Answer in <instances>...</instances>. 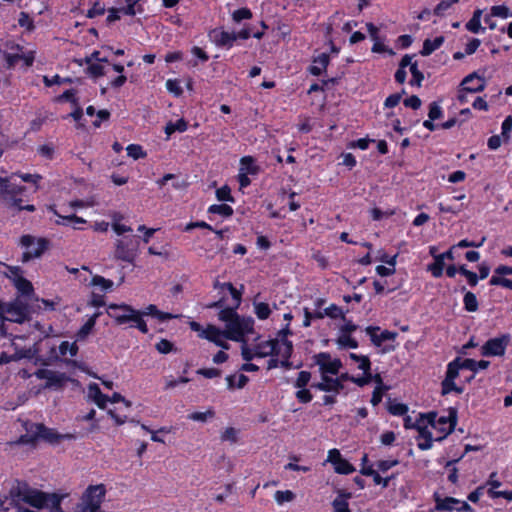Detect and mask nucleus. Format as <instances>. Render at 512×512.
<instances>
[{
    "label": "nucleus",
    "instance_id": "nucleus-37",
    "mask_svg": "<svg viewBox=\"0 0 512 512\" xmlns=\"http://www.w3.org/2000/svg\"><path fill=\"white\" fill-rule=\"evenodd\" d=\"M334 471L340 475L352 474L356 469L355 467L345 458H342L339 462L335 463Z\"/></svg>",
    "mask_w": 512,
    "mask_h": 512
},
{
    "label": "nucleus",
    "instance_id": "nucleus-16",
    "mask_svg": "<svg viewBox=\"0 0 512 512\" xmlns=\"http://www.w3.org/2000/svg\"><path fill=\"white\" fill-rule=\"evenodd\" d=\"M311 388L325 393L339 394L344 389V384H341L337 377L326 376L321 377L320 382L312 383Z\"/></svg>",
    "mask_w": 512,
    "mask_h": 512
},
{
    "label": "nucleus",
    "instance_id": "nucleus-7",
    "mask_svg": "<svg viewBox=\"0 0 512 512\" xmlns=\"http://www.w3.org/2000/svg\"><path fill=\"white\" fill-rule=\"evenodd\" d=\"M106 495L104 484L90 485L81 498V512H104L101 509Z\"/></svg>",
    "mask_w": 512,
    "mask_h": 512
},
{
    "label": "nucleus",
    "instance_id": "nucleus-22",
    "mask_svg": "<svg viewBox=\"0 0 512 512\" xmlns=\"http://www.w3.org/2000/svg\"><path fill=\"white\" fill-rule=\"evenodd\" d=\"M37 429L42 432L40 439H42L48 443H51V444L58 443L59 441L64 440V439H72L73 438V435H71V434H59L55 429L48 428L44 424H43V426H39Z\"/></svg>",
    "mask_w": 512,
    "mask_h": 512
},
{
    "label": "nucleus",
    "instance_id": "nucleus-45",
    "mask_svg": "<svg viewBox=\"0 0 512 512\" xmlns=\"http://www.w3.org/2000/svg\"><path fill=\"white\" fill-rule=\"evenodd\" d=\"M387 410L393 416H403L408 412V406L403 403H394L389 400Z\"/></svg>",
    "mask_w": 512,
    "mask_h": 512
},
{
    "label": "nucleus",
    "instance_id": "nucleus-64",
    "mask_svg": "<svg viewBox=\"0 0 512 512\" xmlns=\"http://www.w3.org/2000/svg\"><path fill=\"white\" fill-rule=\"evenodd\" d=\"M88 72L92 77L98 78L106 74L105 68L100 63H92L88 66Z\"/></svg>",
    "mask_w": 512,
    "mask_h": 512
},
{
    "label": "nucleus",
    "instance_id": "nucleus-56",
    "mask_svg": "<svg viewBox=\"0 0 512 512\" xmlns=\"http://www.w3.org/2000/svg\"><path fill=\"white\" fill-rule=\"evenodd\" d=\"M443 117V109L438 102L433 101L429 104L428 118L438 120Z\"/></svg>",
    "mask_w": 512,
    "mask_h": 512
},
{
    "label": "nucleus",
    "instance_id": "nucleus-43",
    "mask_svg": "<svg viewBox=\"0 0 512 512\" xmlns=\"http://www.w3.org/2000/svg\"><path fill=\"white\" fill-rule=\"evenodd\" d=\"M91 284L95 287H100L101 291L110 290L114 283L110 279H106L103 276L95 275L92 277Z\"/></svg>",
    "mask_w": 512,
    "mask_h": 512
},
{
    "label": "nucleus",
    "instance_id": "nucleus-3",
    "mask_svg": "<svg viewBox=\"0 0 512 512\" xmlns=\"http://www.w3.org/2000/svg\"><path fill=\"white\" fill-rule=\"evenodd\" d=\"M230 295L232 298V305L224 307L225 297H221L219 300L208 304L206 307L209 309H220L218 313V319L229 325L236 317L239 316L237 309L240 307L242 302V291L238 290L235 286H230Z\"/></svg>",
    "mask_w": 512,
    "mask_h": 512
},
{
    "label": "nucleus",
    "instance_id": "nucleus-57",
    "mask_svg": "<svg viewBox=\"0 0 512 512\" xmlns=\"http://www.w3.org/2000/svg\"><path fill=\"white\" fill-rule=\"evenodd\" d=\"M405 93H406V91L404 89H402V91L399 93H394V94L389 95L384 101V108L396 107L400 103V101L402 99V95H404Z\"/></svg>",
    "mask_w": 512,
    "mask_h": 512
},
{
    "label": "nucleus",
    "instance_id": "nucleus-36",
    "mask_svg": "<svg viewBox=\"0 0 512 512\" xmlns=\"http://www.w3.org/2000/svg\"><path fill=\"white\" fill-rule=\"evenodd\" d=\"M460 504V500L453 497H445L436 500V509L439 511H453Z\"/></svg>",
    "mask_w": 512,
    "mask_h": 512
},
{
    "label": "nucleus",
    "instance_id": "nucleus-24",
    "mask_svg": "<svg viewBox=\"0 0 512 512\" xmlns=\"http://www.w3.org/2000/svg\"><path fill=\"white\" fill-rule=\"evenodd\" d=\"M330 63V57L327 53H321L313 59V65L309 66L308 71L313 76H320L326 70Z\"/></svg>",
    "mask_w": 512,
    "mask_h": 512
},
{
    "label": "nucleus",
    "instance_id": "nucleus-40",
    "mask_svg": "<svg viewBox=\"0 0 512 512\" xmlns=\"http://www.w3.org/2000/svg\"><path fill=\"white\" fill-rule=\"evenodd\" d=\"M216 198L220 202H235V198L231 194V188L227 184L216 190Z\"/></svg>",
    "mask_w": 512,
    "mask_h": 512
},
{
    "label": "nucleus",
    "instance_id": "nucleus-41",
    "mask_svg": "<svg viewBox=\"0 0 512 512\" xmlns=\"http://www.w3.org/2000/svg\"><path fill=\"white\" fill-rule=\"evenodd\" d=\"M127 155L134 160L145 158L147 156L146 151L139 144H129L126 147Z\"/></svg>",
    "mask_w": 512,
    "mask_h": 512
},
{
    "label": "nucleus",
    "instance_id": "nucleus-51",
    "mask_svg": "<svg viewBox=\"0 0 512 512\" xmlns=\"http://www.w3.org/2000/svg\"><path fill=\"white\" fill-rule=\"evenodd\" d=\"M61 500L62 498L59 495L47 493L45 508H50L51 512H56V510L61 508Z\"/></svg>",
    "mask_w": 512,
    "mask_h": 512
},
{
    "label": "nucleus",
    "instance_id": "nucleus-19",
    "mask_svg": "<svg viewBox=\"0 0 512 512\" xmlns=\"http://www.w3.org/2000/svg\"><path fill=\"white\" fill-rule=\"evenodd\" d=\"M380 330L378 326H368L365 329L367 335H369L371 342L376 346L380 347L384 341L395 340L398 334L393 331L384 330L380 334L377 332Z\"/></svg>",
    "mask_w": 512,
    "mask_h": 512
},
{
    "label": "nucleus",
    "instance_id": "nucleus-11",
    "mask_svg": "<svg viewBox=\"0 0 512 512\" xmlns=\"http://www.w3.org/2000/svg\"><path fill=\"white\" fill-rule=\"evenodd\" d=\"M509 344V334H502L499 337L490 338L482 345L481 355L484 357L503 356Z\"/></svg>",
    "mask_w": 512,
    "mask_h": 512
},
{
    "label": "nucleus",
    "instance_id": "nucleus-2",
    "mask_svg": "<svg viewBox=\"0 0 512 512\" xmlns=\"http://www.w3.org/2000/svg\"><path fill=\"white\" fill-rule=\"evenodd\" d=\"M108 315L115 320L118 325H123L129 322H133L132 327L137 328L141 333L147 334L149 329L147 323L143 319V313L141 310L133 308L131 305L121 304H109Z\"/></svg>",
    "mask_w": 512,
    "mask_h": 512
},
{
    "label": "nucleus",
    "instance_id": "nucleus-34",
    "mask_svg": "<svg viewBox=\"0 0 512 512\" xmlns=\"http://www.w3.org/2000/svg\"><path fill=\"white\" fill-rule=\"evenodd\" d=\"M418 432L419 437L424 439V441L418 442V448L422 451L431 449L435 440L432 437V433L426 427H418Z\"/></svg>",
    "mask_w": 512,
    "mask_h": 512
},
{
    "label": "nucleus",
    "instance_id": "nucleus-12",
    "mask_svg": "<svg viewBox=\"0 0 512 512\" xmlns=\"http://www.w3.org/2000/svg\"><path fill=\"white\" fill-rule=\"evenodd\" d=\"M457 420V410L452 407L449 408L448 415L439 416L434 429H436L441 435L436 437L435 441H442L451 434L457 425Z\"/></svg>",
    "mask_w": 512,
    "mask_h": 512
},
{
    "label": "nucleus",
    "instance_id": "nucleus-46",
    "mask_svg": "<svg viewBox=\"0 0 512 512\" xmlns=\"http://www.w3.org/2000/svg\"><path fill=\"white\" fill-rule=\"evenodd\" d=\"M240 163L246 169L247 174L256 175L259 172V167L255 165V161L252 156H243L240 159Z\"/></svg>",
    "mask_w": 512,
    "mask_h": 512
},
{
    "label": "nucleus",
    "instance_id": "nucleus-8",
    "mask_svg": "<svg viewBox=\"0 0 512 512\" xmlns=\"http://www.w3.org/2000/svg\"><path fill=\"white\" fill-rule=\"evenodd\" d=\"M462 358L456 357L447 364L445 377L441 382V395L446 396L452 392L462 394L464 387L455 383L456 378L459 377L460 370L464 369L462 366Z\"/></svg>",
    "mask_w": 512,
    "mask_h": 512
},
{
    "label": "nucleus",
    "instance_id": "nucleus-39",
    "mask_svg": "<svg viewBox=\"0 0 512 512\" xmlns=\"http://www.w3.org/2000/svg\"><path fill=\"white\" fill-rule=\"evenodd\" d=\"M461 275L466 278L467 284L472 288L476 287L481 280L477 273L469 270L465 264H461Z\"/></svg>",
    "mask_w": 512,
    "mask_h": 512
},
{
    "label": "nucleus",
    "instance_id": "nucleus-26",
    "mask_svg": "<svg viewBox=\"0 0 512 512\" xmlns=\"http://www.w3.org/2000/svg\"><path fill=\"white\" fill-rule=\"evenodd\" d=\"M460 292L463 293V306L467 312H476L479 308V303L476 295L467 290L466 286L460 287Z\"/></svg>",
    "mask_w": 512,
    "mask_h": 512
},
{
    "label": "nucleus",
    "instance_id": "nucleus-58",
    "mask_svg": "<svg viewBox=\"0 0 512 512\" xmlns=\"http://www.w3.org/2000/svg\"><path fill=\"white\" fill-rule=\"evenodd\" d=\"M399 464L398 459L379 460L376 463L378 471L385 473Z\"/></svg>",
    "mask_w": 512,
    "mask_h": 512
},
{
    "label": "nucleus",
    "instance_id": "nucleus-17",
    "mask_svg": "<svg viewBox=\"0 0 512 512\" xmlns=\"http://www.w3.org/2000/svg\"><path fill=\"white\" fill-rule=\"evenodd\" d=\"M254 349L257 358L277 356L280 354V343L278 339H270L256 344Z\"/></svg>",
    "mask_w": 512,
    "mask_h": 512
},
{
    "label": "nucleus",
    "instance_id": "nucleus-31",
    "mask_svg": "<svg viewBox=\"0 0 512 512\" xmlns=\"http://www.w3.org/2000/svg\"><path fill=\"white\" fill-rule=\"evenodd\" d=\"M140 0H125L126 6L120 7L121 13L127 16H135L144 13V7L139 3Z\"/></svg>",
    "mask_w": 512,
    "mask_h": 512
},
{
    "label": "nucleus",
    "instance_id": "nucleus-52",
    "mask_svg": "<svg viewBox=\"0 0 512 512\" xmlns=\"http://www.w3.org/2000/svg\"><path fill=\"white\" fill-rule=\"evenodd\" d=\"M105 6L104 4H102L99 0H96L92 7L90 9H88L87 13H86V17L87 18H90V19H93L97 16H101L105 13Z\"/></svg>",
    "mask_w": 512,
    "mask_h": 512
},
{
    "label": "nucleus",
    "instance_id": "nucleus-28",
    "mask_svg": "<svg viewBox=\"0 0 512 512\" xmlns=\"http://www.w3.org/2000/svg\"><path fill=\"white\" fill-rule=\"evenodd\" d=\"M433 259L434 261L428 264L427 271H429L434 278H440L443 276L445 259L441 254H437Z\"/></svg>",
    "mask_w": 512,
    "mask_h": 512
},
{
    "label": "nucleus",
    "instance_id": "nucleus-55",
    "mask_svg": "<svg viewBox=\"0 0 512 512\" xmlns=\"http://www.w3.org/2000/svg\"><path fill=\"white\" fill-rule=\"evenodd\" d=\"M166 89L175 97H179L183 94V89L180 85V81L177 79H168L166 81Z\"/></svg>",
    "mask_w": 512,
    "mask_h": 512
},
{
    "label": "nucleus",
    "instance_id": "nucleus-61",
    "mask_svg": "<svg viewBox=\"0 0 512 512\" xmlns=\"http://www.w3.org/2000/svg\"><path fill=\"white\" fill-rule=\"evenodd\" d=\"M455 2H451V0H442L440 3L436 5L433 10V14L436 16H443L445 12L453 5Z\"/></svg>",
    "mask_w": 512,
    "mask_h": 512
},
{
    "label": "nucleus",
    "instance_id": "nucleus-10",
    "mask_svg": "<svg viewBox=\"0 0 512 512\" xmlns=\"http://www.w3.org/2000/svg\"><path fill=\"white\" fill-rule=\"evenodd\" d=\"M313 362L319 366L321 377L329 375H338L343 364L339 358L332 359L329 352H320L313 356Z\"/></svg>",
    "mask_w": 512,
    "mask_h": 512
},
{
    "label": "nucleus",
    "instance_id": "nucleus-62",
    "mask_svg": "<svg viewBox=\"0 0 512 512\" xmlns=\"http://www.w3.org/2000/svg\"><path fill=\"white\" fill-rule=\"evenodd\" d=\"M333 512H351L349 504L344 499L336 498L332 502Z\"/></svg>",
    "mask_w": 512,
    "mask_h": 512
},
{
    "label": "nucleus",
    "instance_id": "nucleus-42",
    "mask_svg": "<svg viewBox=\"0 0 512 512\" xmlns=\"http://www.w3.org/2000/svg\"><path fill=\"white\" fill-rule=\"evenodd\" d=\"M337 344L342 348L350 349H356L359 346L358 341L351 337L350 334H340L337 339Z\"/></svg>",
    "mask_w": 512,
    "mask_h": 512
},
{
    "label": "nucleus",
    "instance_id": "nucleus-47",
    "mask_svg": "<svg viewBox=\"0 0 512 512\" xmlns=\"http://www.w3.org/2000/svg\"><path fill=\"white\" fill-rule=\"evenodd\" d=\"M252 16V11L247 7L239 8L232 13V19L236 23H240L243 20H249Z\"/></svg>",
    "mask_w": 512,
    "mask_h": 512
},
{
    "label": "nucleus",
    "instance_id": "nucleus-30",
    "mask_svg": "<svg viewBox=\"0 0 512 512\" xmlns=\"http://www.w3.org/2000/svg\"><path fill=\"white\" fill-rule=\"evenodd\" d=\"M462 364H463L462 366L465 370H470L475 374L480 370L487 369L490 365V362L487 360L476 361L471 358H465V359H462Z\"/></svg>",
    "mask_w": 512,
    "mask_h": 512
},
{
    "label": "nucleus",
    "instance_id": "nucleus-6",
    "mask_svg": "<svg viewBox=\"0 0 512 512\" xmlns=\"http://www.w3.org/2000/svg\"><path fill=\"white\" fill-rule=\"evenodd\" d=\"M21 247L26 250L22 254V263H27L35 258H40L48 250L50 242L44 237L36 238L33 235H22L19 241Z\"/></svg>",
    "mask_w": 512,
    "mask_h": 512
},
{
    "label": "nucleus",
    "instance_id": "nucleus-15",
    "mask_svg": "<svg viewBox=\"0 0 512 512\" xmlns=\"http://www.w3.org/2000/svg\"><path fill=\"white\" fill-rule=\"evenodd\" d=\"M10 272L12 274V281L15 288L22 296H30L34 292L32 283L23 276V272L20 267H11Z\"/></svg>",
    "mask_w": 512,
    "mask_h": 512
},
{
    "label": "nucleus",
    "instance_id": "nucleus-23",
    "mask_svg": "<svg viewBox=\"0 0 512 512\" xmlns=\"http://www.w3.org/2000/svg\"><path fill=\"white\" fill-rule=\"evenodd\" d=\"M199 336L214 343L215 345L219 344L218 342L221 339H227L226 332L212 324L207 325V327L201 331Z\"/></svg>",
    "mask_w": 512,
    "mask_h": 512
},
{
    "label": "nucleus",
    "instance_id": "nucleus-60",
    "mask_svg": "<svg viewBox=\"0 0 512 512\" xmlns=\"http://www.w3.org/2000/svg\"><path fill=\"white\" fill-rule=\"evenodd\" d=\"M155 348L161 354H168L174 350V344L167 339H161L156 343Z\"/></svg>",
    "mask_w": 512,
    "mask_h": 512
},
{
    "label": "nucleus",
    "instance_id": "nucleus-20",
    "mask_svg": "<svg viewBox=\"0 0 512 512\" xmlns=\"http://www.w3.org/2000/svg\"><path fill=\"white\" fill-rule=\"evenodd\" d=\"M47 499V493L39 491V490H32L28 489L22 493V500L31 505L32 507L42 509L45 508Z\"/></svg>",
    "mask_w": 512,
    "mask_h": 512
},
{
    "label": "nucleus",
    "instance_id": "nucleus-5",
    "mask_svg": "<svg viewBox=\"0 0 512 512\" xmlns=\"http://www.w3.org/2000/svg\"><path fill=\"white\" fill-rule=\"evenodd\" d=\"M0 316L7 321L22 324L31 319V309L27 302L16 298L7 304H0Z\"/></svg>",
    "mask_w": 512,
    "mask_h": 512
},
{
    "label": "nucleus",
    "instance_id": "nucleus-53",
    "mask_svg": "<svg viewBox=\"0 0 512 512\" xmlns=\"http://www.w3.org/2000/svg\"><path fill=\"white\" fill-rule=\"evenodd\" d=\"M297 389L298 390L295 392V397L299 403L307 404L312 401L313 395L309 389L306 387Z\"/></svg>",
    "mask_w": 512,
    "mask_h": 512
},
{
    "label": "nucleus",
    "instance_id": "nucleus-1",
    "mask_svg": "<svg viewBox=\"0 0 512 512\" xmlns=\"http://www.w3.org/2000/svg\"><path fill=\"white\" fill-rule=\"evenodd\" d=\"M12 174L8 177L0 176V195L3 201L10 209L16 211L34 212L36 210L33 204H24L27 198V187L16 183L15 176Z\"/></svg>",
    "mask_w": 512,
    "mask_h": 512
},
{
    "label": "nucleus",
    "instance_id": "nucleus-13",
    "mask_svg": "<svg viewBox=\"0 0 512 512\" xmlns=\"http://www.w3.org/2000/svg\"><path fill=\"white\" fill-rule=\"evenodd\" d=\"M208 36L217 47L227 50L231 49L236 42L233 32L225 31L222 28L212 29Z\"/></svg>",
    "mask_w": 512,
    "mask_h": 512
},
{
    "label": "nucleus",
    "instance_id": "nucleus-54",
    "mask_svg": "<svg viewBox=\"0 0 512 512\" xmlns=\"http://www.w3.org/2000/svg\"><path fill=\"white\" fill-rule=\"evenodd\" d=\"M389 386H376L373 390V393H372V397H371V404L373 406H377L378 404L381 403L382 401V398H383V395L386 391L389 390Z\"/></svg>",
    "mask_w": 512,
    "mask_h": 512
},
{
    "label": "nucleus",
    "instance_id": "nucleus-27",
    "mask_svg": "<svg viewBox=\"0 0 512 512\" xmlns=\"http://www.w3.org/2000/svg\"><path fill=\"white\" fill-rule=\"evenodd\" d=\"M444 41V36H437L434 39H425L420 54L422 56L431 55L435 50L439 49L443 45Z\"/></svg>",
    "mask_w": 512,
    "mask_h": 512
},
{
    "label": "nucleus",
    "instance_id": "nucleus-29",
    "mask_svg": "<svg viewBox=\"0 0 512 512\" xmlns=\"http://www.w3.org/2000/svg\"><path fill=\"white\" fill-rule=\"evenodd\" d=\"M482 10L476 9L473 12L471 19L466 23V29L472 33L484 32L485 28L481 26Z\"/></svg>",
    "mask_w": 512,
    "mask_h": 512
},
{
    "label": "nucleus",
    "instance_id": "nucleus-35",
    "mask_svg": "<svg viewBox=\"0 0 512 512\" xmlns=\"http://www.w3.org/2000/svg\"><path fill=\"white\" fill-rule=\"evenodd\" d=\"M207 213L208 214H218L225 218H229L233 215L234 210L230 205H228L226 203H221V204L210 205L207 209Z\"/></svg>",
    "mask_w": 512,
    "mask_h": 512
},
{
    "label": "nucleus",
    "instance_id": "nucleus-50",
    "mask_svg": "<svg viewBox=\"0 0 512 512\" xmlns=\"http://www.w3.org/2000/svg\"><path fill=\"white\" fill-rule=\"evenodd\" d=\"M57 102H70L73 105L78 104V98L76 97V90L71 88L65 90L62 94L56 97Z\"/></svg>",
    "mask_w": 512,
    "mask_h": 512
},
{
    "label": "nucleus",
    "instance_id": "nucleus-49",
    "mask_svg": "<svg viewBox=\"0 0 512 512\" xmlns=\"http://www.w3.org/2000/svg\"><path fill=\"white\" fill-rule=\"evenodd\" d=\"M59 353L62 356H65L67 353H69L72 357H74L78 353V346L76 342L69 343L68 341H63L59 345Z\"/></svg>",
    "mask_w": 512,
    "mask_h": 512
},
{
    "label": "nucleus",
    "instance_id": "nucleus-59",
    "mask_svg": "<svg viewBox=\"0 0 512 512\" xmlns=\"http://www.w3.org/2000/svg\"><path fill=\"white\" fill-rule=\"evenodd\" d=\"M501 136L503 137L505 142H508L510 140V133L512 131V117L508 116L505 118V120L502 122L501 125Z\"/></svg>",
    "mask_w": 512,
    "mask_h": 512
},
{
    "label": "nucleus",
    "instance_id": "nucleus-44",
    "mask_svg": "<svg viewBox=\"0 0 512 512\" xmlns=\"http://www.w3.org/2000/svg\"><path fill=\"white\" fill-rule=\"evenodd\" d=\"M254 312L258 319L266 320L269 318V316L271 314V309L267 303L259 302V303H255Z\"/></svg>",
    "mask_w": 512,
    "mask_h": 512
},
{
    "label": "nucleus",
    "instance_id": "nucleus-14",
    "mask_svg": "<svg viewBox=\"0 0 512 512\" xmlns=\"http://www.w3.org/2000/svg\"><path fill=\"white\" fill-rule=\"evenodd\" d=\"M38 379L46 380L45 388H62L66 381L64 373L55 372L49 369H38L35 372Z\"/></svg>",
    "mask_w": 512,
    "mask_h": 512
},
{
    "label": "nucleus",
    "instance_id": "nucleus-33",
    "mask_svg": "<svg viewBox=\"0 0 512 512\" xmlns=\"http://www.w3.org/2000/svg\"><path fill=\"white\" fill-rule=\"evenodd\" d=\"M314 316L316 318H324L325 316H328L332 319L342 317L345 320L342 310L336 304H331L329 307L325 308L323 311L316 310L314 312Z\"/></svg>",
    "mask_w": 512,
    "mask_h": 512
},
{
    "label": "nucleus",
    "instance_id": "nucleus-21",
    "mask_svg": "<svg viewBox=\"0 0 512 512\" xmlns=\"http://www.w3.org/2000/svg\"><path fill=\"white\" fill-rule=\"evenodd\" d=\"M43 426L42 423H28L25 426L26 433L21 435L17 441L19 444H35L41 438V431L37 428Z\"/></svg>",
    "mask_w": 512,
    "mask_h": 512
},
{
    "label": "nucleus",
    "instance_id": "nucleus-38",
    "mask_svg": "<svg viewBox=\"0 0 512 512\" xmlns=\"http://www.w3.org/2000/svg\"><path fill=\"white\" fill-rule=\"evenodd\" d=\"M410 73L412 75V78L410 79L409 84L411 86L420 87L424 80V74L418 69L417 62H413V64L410 65Z\"/></svg>",
    "mask_w": 512,
    "mask_h": 512
},
{
    "label": "nucleus",
    "instance_id": "nucleus-4",
    "mask_svg": "<svg viewBox=\"0 0 512 512\" xmlns=\"http://www.w3.org/2000/svg\"><path fill=\"white\" fill-rule=\"evenodd\" d=\"M140 237L124 236L115 242L114 258L129 264H134L139 254Z\"/></svg>",
    "mask_w": 512,
    "mask_h": 512
},
{
    "label": "nucleus",
    "instance_id": "nucleus-32",
    "mask_svg": "<svg viewBox=\"0 0 512 512\" xmlns=\"http://www.w3.org/2000/svg\"><path fill=\"white\" fill-rule=\"evenodd\" d=\"M54 214L59 218V220H56V224L58 225L68 226L71 223H73V227L75 229H81L80 227H77L76 224H86V220L83 219L82 217L77 216L76 214L63 216L60 215L56 210H54Z\"/></svg>",
    "mask_w": 512,
    "mask_h": 512
},
{
    "label": "nucleus",
    "instance_id": "nucleus-48",
    "mask_svg": "<svg viewBox=\"0 0 512 512\" xmlns=\"http://www.w3.org/2000/svg\"><path fill=\"white\" fill-rule=\"evenodd\" d=\"M312 374L309 371L302 370L298 373L297 378L293 382V386L295 388H304L307 387L311 380Z\"/></svg>",
    "mask_w": 512,
    "mask_h": 512
},
{
    "label": "nucleus",
    "instance_id": "nucleus-63",
    "mask_svg": "<svg viewBox=\"0 0 512 512\" xmlns=\"http://www.w3.org/2000/svg\"><path fill=\"white\" fill-rule=\"evenodd\" d=\"M488 496L492 499L504 498L507 501H512V490L498 491V490H488Z\"/></svg>",
    "mask_w": 512,
    "mask_h": 512
},
{
    "label": "nucleus",
    "instance_id": "nucleus-18",
    "mask_svg": "<svg viewBox=\"0 0 512 512\" xmlns=\"http://www.w3.org/2000/svg\"><path fill=\"white\" fill-rule=\"evenodd\" d=\"M460 86L464 91L469 93L481 92L486 87V81L483 77L479 76L476 72L467 75L461 82Z\"/></svg>",
    "mask_w": 512,
    "mask_h": 512
},
{
    "label": "nucleus",
    "instance_id": "nucleus-25",
    "mask_svg": "<svg viewBox=\"0 0 512 512\" xmlns=\"http://www.w3.org/2000/svg\"><path fill=\"white\" fill-rule=\"evenodd\" d=\"M89 397L95 402V404L100 408L104 409L106 407L107 402L109 401V397L102 393L100 387L96 383H92L88 387Z\"/></svg>",
    "mask_w": 512,
    "mask_h": 512
},
{
    "label": "nucleus",
    "instance_id": "nucleus-9",
    "mask_svg": "<svg viewBox=\"0 0 512 512\" xmlns=\"http://www.w3.org/2000/svg\"><path fill=\"white\" fill-rule=\"evenodd\" d=\"M254 331V320L251 317H236L226 325V338L236 342H244L245 336Z\"/></svg>",
    "mask_w": 512,
    "mask_h": 512
}]
</instances>
